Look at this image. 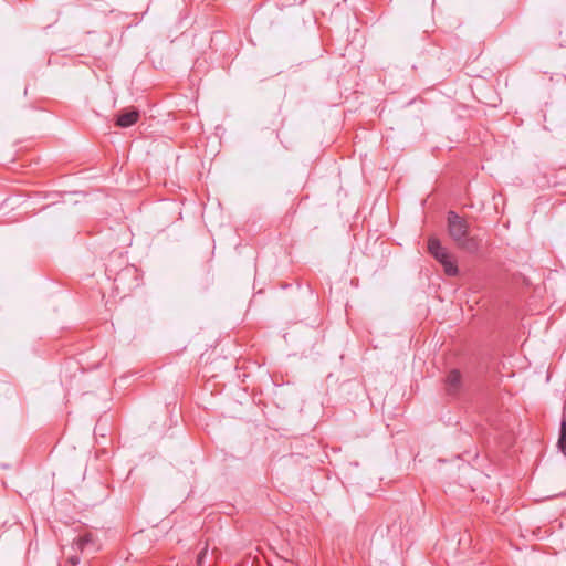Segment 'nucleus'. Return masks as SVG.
I'll list each match as a JSON object with an SVG mask.
<instances>
[{
	"instance_id": "8",
	"label": "nucleus",
	"mask_w": 566,
	"mask_h": 566,
	"mask_svg": "<svg viewBox=\"0 0 566 566\" xmlns=\"http://www.w3.org/2000/svg\"><path fill=\"white\" fill-rule=\"evenodd\" d=\"M93 544V535L92 534H85L80 536L76 542L74 543V546L76 549L85 551L87 549L88 545Z\"/></svg>"
},
{
	"instance_id": "4",
	"label": "nucleus",
	"mask_w": 566,
	"mask_h": 566,
	"mask_svg": "<svg viewBox=\"0 0 566 566\" xmlns=\"http://www.w3.org/2000/svg\"><path fill=\"white\" fill-rule=\"evenodd\" d=\"M139 118V112L137 109H129L120 113L116 118V125L118 127L127 128L133 126Z\"/></svg>"
},
{
	"instance_id": "1",
	"label": "nucleus",
	"mask_w": 566,
	"mask_h": 566,
	"mask_svg": "<svg viewBox=\"0 0 566 566\" xmlns=\"http://www.w3.org/2000/svg\"><path fill=\"white\" fill-rule=\"evenodd\" d=\"M448 234L457 247L468 253L479 251L481 240L475 235H470L468 221L460 217L455 211L450 210L447 214Z\"/></svg>"
},
{
	"instance_id": "3",
	"label": "nucleus",
	"mask_w": 566,
	"mask_h": 566,
	"mask_svg": "<svg viewBox=\"0 0 566 566\" xmlns=\"http://www.w3.org/2000/svg\"><path fill=\"white\" fill-rule=\"evenodd\" d=\"M428 251L438 262L449 254V251L442 247L440 240L436 237L429 238Z\"/></svg>"
},
{
	"instance_id": "2",
	"label": "nucleus",
	"mask_w": 566,
	"mask_h": 566,
	"mask_svg": "<svg viewBox=\"0 0 566 566\" xmlns=\"http://www.w3.org/2000/svg\"><path fill=\"white\" fill-rule=\"evenodd\" d=\"M446 391L449 396H457L462 389V377L458 369H452L444 380Z\"/></svg>"
},
{
	"instance_id": "6",
	"label": "nucleus",
	"mask_w": 566,
	"mask_h": 566,
	"mask_svg": "<svg viewBox=\"0 0 566 566\" xmlns=\"http://www.w3.org/2000/svg\"><path fill=\"white\" fill-rule=\"evenodd\" d=\"M443 266V271L448 276H455L459 273L458 265L455 264L452 255L449 253L439 262Z\"/></svg>"
},
{
	"instance_id": "10",
	"label": "nucleus",
	"mask_w": 566,
	"mask_h": 566,
	"mask_svg": "<svg viewBox=\"0 0 566 566\" xmlns=\"http://www.w3.org/2000/svg\"><path fill=\"white\" fill-rule=\"evenodd\" d=\"M205 553H206V552H201V553L199 554V556H198V563H199L200 565L202 564V557H203V554H205Z\"/></svg>"
},
{
	"instance_id": "9",
	"label": "nucleus",
	"mask_w": 566,
	"mask_h": 566,
	"mask_svg": "<svg viewBox=\"0 0 566 566\" xmlns=\"http://www.w3.org/2000/svg\"><path fill=\"white\" fill-rule=\"evenodd\" d=\"M69 562L72 564V566H75L80 563V557L76 555H72L69 557Z\"/></svg>"
},
{
	"instance_id": "5",
	"label": "nucleus",
	"mask_w": 566,
	"mask_h": 566,
	"mask_svg": "<svg viewBox=\"0 0 566 566\" xmlns=\"http://www.w3.org/2000/svg\"><path fill=\"white\" fill-rule=\"evenodd\" d=\"M443 266V271L448 276H455L459 273L458 265L455 264L452 255L449 253L439 262Z\"/></svg>"
},
{
	"instance_id": "7",
	"label": "nucleus",
	"mask_w": 566,
	"mask_h": 566,
	"mask_svg": "<svg viewBox=\"0 0 566 566\" xmlns=\"http://www.w3.org/2000/svg\"><path fill=\"white\" fill-rule=\"evenodd\" d=\"M557 447L563 452V454L566 455V419H563L560 422Z\"/></svg>"
}]
</instances>
